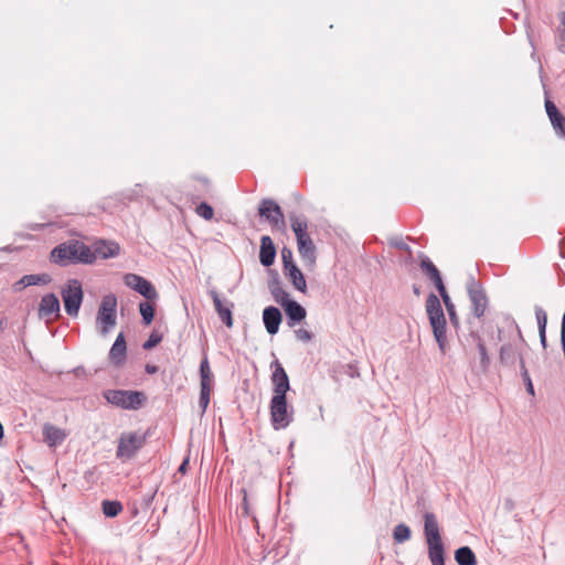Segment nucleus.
Here are the masks:
<instances>
[{"mask_svg":"<svg viewBox=\"0 0 565 565\" xmlns=\"http://www.w3.org/2000/svg\"><path fill=\"white\" fill-rule=\"evenodd\" d=\"M102 505H103V513L107 518H115L122 510V505L119 501L104 500Z\"/></svg>","mask_w":565,"mask_h":565,"instance_id":"33","label":"nucleus"},{"mask_svg":"<svg viewBox=\"0 0 565 565\" xmlns=\"http://www.w3.org/2000/svg\"><path fill=\"white\" fill-rule=\"evenodd\" d=\"M270 419L275 429L286 428L292 420V412L288 411L286 395H273L270 401Z\"/></svg>","mask_w":565,"mask_h":565,"instance_id":"6","label":"nucleus"},{"mask_svg":"<svg viewBox=\"0 0 565 565\" xmlns=\"http://www.w3.org/2000/svg\"><path fill=\"white\" fill-rule=\"evenodd\" d=\"M282 309L285 310L288 319V326L290 328L295 327L297 323H300L307 316L306 309L296 300L286 302Z\"/></svg>","mask_w":565,"mask_h":565,"instance_id":"20","label":"nucleus"},{"mask_svg":"<svg viewBox=\"0 0 565 565\" xmlns=\"http://www.w3.org/2000/svg\"><path fill=\"white\" fill-rule=\"evenodd\" d=\"M295 335H296L297 340L302 341V342H309L312 340V333L302 328L296 330Z\"/></svg>","mask_w":565,"mask_h":565,"instance_id":"43","label":"nucleus"},{"mask_svg":"<svg viewBox=\"0 0 565 565\" xmlns=\"http://www.w3.org/2000/svg\"><path fill=\"white\" fill-rule=\"evenodd\" d=\"M468 296L471 302V311L476 318H481L488 307V298L484 289L475 279H471L467 286Z\"/></svg>","mask_w":565,"mask_h":565,"instance_id":"9","label":"nucleus"},{"mask_svg":"<svg viewBox=\"0 0 565 565\" xmlns=\"http://www.w3.org/2000/svg\"><path fill=\"white\" fill-rule=\"evenodd\" d=\"M503 509L511 512L515 509V501L512 498H507L503 502Z\"/></svg>","mask_w":565,"mask_h":565,"instance_id":"44","label":"nucleus"},{"mask_svg":"<svg viewBox=\"0 0 565 565\" xmlns=\"http://www.w3.org/2000/svg\"><path fill=\"white\" fill-rule=\"evenodd\" d=\"M561 29L557 39V49L561 53L565 54V12H561Z\"/></svg>","mask_w":565,"mask_h":565,"instance_id":"38","label":"nucleus"},{"mask_svg":"<svg viewBox=\"0 0 565 565\" xmlns=\"http://www.w3.org/2000/svg\"><path fill=\"white\" fill-rule=\"evenodd\" d=\"M424 535L428 546V558L431 565H445V546L437 518L431 512L424 514Z\"/></svg>","mask_w":565,"mask_h":565,"instance_id":"3","label":"nucleus"},{"mask_svg":"<svg viewBox=\"0 0 565 565\" xmlns=\"http://www.w3.org/2000/svg\"><path fill=\"white\" fill-rule=\"evenodd\" d=\"M520 370H521V376L523 379V382L526 386V392L531 395H534V387H533V383H532V380L530 377V374L527 372V369L525 367V363H524V360L523 358H520Z\"/></svg>","mask_w":565,"mask_h":565,"instance_id":"36","label":"nucleus"},{"mask_svg":"<svg viewBox=\"0 0 565 565\" xmlns=\"http://www.w3.org/2000/svg\"><path fill=\"white\" fill-rule=\"evenodd\" d=\"M269 289L275 301L279 303L281 307H284L286 302L291 300L289 298V294L280 286L279 280L277 278L269 286Z\"/></svg>","mask_w":565,"mask_h":565,"instance_id":"31","label":"nucleus"},{"mask_svg":"<svg viewBox=\"0 0 565 565\" xmlns=\"http://www.w3.org/2000/svg\"><path fill=\"white\" fill-rule=\"evenodd\" d=\"M119 250L120 248L118 244L114 242L106 243L102 241L100 243L96 244V248L93 250V253H95L96 257L100 256L102 258L106 259L117 256Z\"/></svg>","mask_w":565,"mask_h":565,"instance_id":"24","label":"nucleus"},{"mask_svg":"<svg viewBox=\"0 0 565 565\" xmlns=\"http://www.w3.org/2000/svg\"><path fill=\"white\" fill-rule=\"evenodd\" d=\"M62 299L66 313L71 317H77L83 301V288L79 280L72 279L68 281L62 290Z\"/></svg>","mask_w":565,"mask_h":565,"instance_id":"7","label":"nucleus"},{"mask_svg":"<svg viewBox=\"0 0 565 565\" xmlns=\"http://www.w3.org/2000/svg\"><path fill=\"white\" fill-rule=\"evenodd\" d=\"M50 260L61 267H66L71 264H93L96 260V255L88 245L73 239L55 246L51 250Z\"/></svg>","mask_w":565,"mask_h":565,"instance_id":"1","label":"nucleus"},{"mask_svg":"<svg viewBox=\"0 0 565 565\" xmlns=\"http://www.w3.org/2000/svg\"><path fill=\"white\" fill-rule=\"evenodd\" d=\"M439 295L443 299V302L445 303L446 310L449 316L450 323L457 328L459 326V318L457 316L456 307H455L454 302L451 301L447 290L440 291Z\"/></svg>","mask_w":565,"mask_h":565,"instance_id":"32","label":"nucleus"},{"mask_svg":"<svg viewBox=\"0 0 565 565\" xmlns=\"http://www.w3.org/2000/svg\"><path fill=\"white\" fill-rule=\"evenodd\" d=\"M514 520H515L516 522H521V516H520L519 514H514Z\"/></svg>","mask_w":565,"mask_h":565,"instance_id":"52","label":"nucleus"},{"mask_svg":"<svg viewBox=\"0 0 565 565\" xmlns=\"http://www.w3.org/2000/svg\"><path fill=\"white\" fill-rule=\"evenodd\" d=\"M290 225L297 241L309 236L308 221L305 216L290 215Z\"/></svg>","mask_w":565,"mask_h":565,"instance_id":"25","label":"nucleus"},{"mask_svg":"<svg viewBox=\"0 0 565 565\" xmlns=\"http://www.w3.org/2000/svg\"><path fill=\"white\" fill-rule=\"evenodd\" d=\"M472 337L477 340V348L480 354V363H479V370L482 373H487L490 367V358L488 355V351L486 348V344L483 340L478 335L472 333Z\"/></svg>","mask_w":565,"mask_h":565,"instance_id":"30","label":"nucleus"},{"mask_svg":"<svg viewBox=\"0 0 565 565\" xmlns=\"http://www.w3.org/2000/svg\"><path fill=\"white\" fill-rule=\"evenodd\" d=\"M158 371V367L156 365H146V372L148 374H154Z\"/></svg>","mask_w":565,"mask_h":565,"instance_id":"47","label":"nucleus"},{"mask_svg":"<svg viewBox=\"0 0 565 565\" xmlns=\"http://www.w3.org/2000/svg\"><path fill=\"white\" fill-rule=\"evenodd\" d=\"M244 510H245V513L248 514V505H247V499H246V495L244 497Z\"/></svg>","mask_w":565,"mask_h":565,"instance_id":"50","label":"nucleus"},{"mask_svg":"<svg viewBox=\"0 0 565 565\" xmlns=\"http://www.w3.org/2000/svg\"><path fill=\"white\" fill-rule=\"evenodd\" d=\"M522 358L511 343H505L500 348L499 359L501 364L514 365L516 360Z\"/></svg>","mask_w":565,"mask_h":565,"instance_id":"26","label":"nucleus"},{"mask_svg":"<svg viewBox=\"0 0 565 565\" xmlns=\"http://www.w3.org/2000/svg\"><path fill=\"white\" fill-rule=\"evenodd\" d=\"M162 340V335L159 334L158 332H152L149 338L147 339V341H145V343L142 344V348L145 350H150L152 348H154L157 344H159Z\"/></svg>","mask_w":565,"mask_h":565,"instance_id":"41","label":"nucleus"},{"mask_svg":"<svg viewBox=\"0 0 565 565\" xmlns=\"http://www.w3.org/2000/svg\"><path fill=\"white\" fill-rule=\"evenodd\" d=\"M535 317L537 321L539 331H546L547 315L545 310L539 306L535 307Z\"/></svg>","mask_w":565,"mask_h":565,"instance_id":"39","label":"nucleus"},{"mask_svg":"<svg viewBox=\"0 0 565 565\" xmlns=\"http://www.w3.org/2000/svg\"><path fill=\"white\" fill-rule=\"evenodd\" d=\"M52 281L49 274H30L24 275L19 281L15 282V289L21 290L29 286L47 285Z\"/></svg>","mask_w":565,"mask_h":565,"instance_id":"22","label":"nucleus"},{"mask_svg":"<svg viewBox=\"0 0 565 565\" xmlns=\"http://www.w3.org/2000/svg\"><path fill=\"white\" fill-rule=\"evenodd\" d=\"M117 297L114 294L105 295L102 298L97 317L96 324L99 333L106 335L117 323Z\"/></svg>","mask_w":565,"mask_h":565,"instance_id":"5","label":"nucleus"},{"mask_svg":"<svg viewBox=\"0 0 565 565\" xmlns=\"http://www.w3.org/2000/svg\"><path fill=\"white\" fill-rule=\"evenodd\" d=\"M540 334V341L543 348H546V331L542 330L539 331Z\"/></svg>","mask_w":565,"mask_h":565,"instance_id":"46","label":"nucleus"},{"mask_svg":"<svg viewBox=\"0 0 565 565\" xmlns=\"http://www.w3.org/2000/svg\"><path fill=\"white\" fill-rule=\"evenodd\" d=\"M196 214L201 216L202 218L210 221L213 218L214 210L213 207L207 204L206 202H202L196 206Z\"/></svg>","mask_w":565,"mask_h":565,"instance_id":"37","label":"nucleus"},{"mask_svg":"<svg viewBox=\"0 0 565 565\" xmlns=\"http://www.w3.org/2000/svg\"><path fill=\"white\" fill-rule=\"evenodd\" d=\"M297 247L303 265L307 268L312 269L317 262V247L310 235L297 241Z\"/></svg>","mask_w":565,"mask_h":565,"instance_id":"15","label":"nucleus"},{"mask_svg":"<svg viewBox=\"0 0 565 565\" xmlns=\"http://www.w3.org/2000/svg\"><path fill=\"white\" fill-rule=\"evenodd\" d=\"M43 436L45 441H47L50 446L61 444L65 438V434L62 429L50 424L44 425Z\"/></svg>","mask_w":565,"mask_h":565,"instance_id":"27","label":"nucleus"},{"mask_svg":"<svg viewBox=\"0 0 565 565\" xmlns=\"http://www.w3.org/2000/svg\"><path fill=\"white\" fill-rule=\"evenodd\" d=\"M285 276H287L292 286L300 292L307 291V284L303 274L298 268L297 265H290L289 268L284 270Z\"/></svg>","mask_w":565,"mask_h":565,"instance_id":"23","label":"nucleus"},{"mask_svg":"<svg viewBox=\"0 0 565 565\" xmlns=\"http://www.w3.org/2000/svg\"><path fill=\"white\" fill-rule=\"evenodd\" d=\"M104 398L111 405L121 409H140L147 402L143 392L131 390H106L103 392Z\"/></svg>","mask_w":565,"mask_h":565,"instance_id":"4","label":"nucleus"},{"mask_svg":"<svg viewBox=\"0 0 565 565\" xmlns=\"http://www.w3.org/2000/svg\"><path fill=\"white\" fill-rule=\"evenodd\" d=\"M281 259H282L284 270L286 268H289L290 265H296L292 259V250L286 246L282 247V249H281Z\"/></svg>","mask_w":565,"mask_h":565,"instance_id":"42","label":"nucleus"},{"mask_svg":"<svg viewBox=\"0 0 565 565\" xmlns=\"http://www.w3.org/2000/svg\"><path fill=\"white\" fill-rule=\"evenodd\" d=\"M545 109H546V114H547L550 121H551L554 130L556 131V134L559 137L565 138V116L558 110L556 105L550 99L545 100Z\"/></svg>","mask_w":565,"mask_h":565,"instance_id":"17","label":"nucleus"},{"mask_svg":"<svg viewBox=\"0 0 565 565\" xmlns=\"http://www.w3.org/2000/svg\"><path fill=\"white\" fill-rule=\"evenodd\" d=\"M211 392H212L211 388H201L200 390L199 406L202 411V414L205 413V411L209 406Z\"/></svg>","mask_w":565,"mask_h":565,"instance_id":"40","label":"nucleus"},{"mask_svg":"<svg viewBox=\"0 0 565 565\" xmlns=\"http://www.w3.org/2000/svg\"><path fill=\"white\" fill-rule=\"evenodd\" d=\"M276 246L268 235L260 238L259 262L264 267H269L274 264L276 257Z\"/></svg>","mask_w":565,"mask_h":565,"instance_id":"19","label":"nucleus"},{"mask_svg":"<svg viewBox=\"0 0 565 565\" xmlns=\"http://www.w3.org/2000/svg\"><path fill=\"white\" fill-rule=\"evenodd\" d=\"M258 214L265 217L273 227L282 230L286 226L280 206L271 199H264L258 207Z\"/></svg>","mask_w":565,"mask_h":565,"instance_id":"10","label":"nucleus"},{"mask_svg":"<svg viewBox=\"0 0 565 565\" xmlns=\"http://www.w3.org/2000/svg\"><path fill=\"white\" fill-rule=\"evenodd\" d=\"M126 340H125V335L122 332H120L113 347L110 348V351H109V359L110 361L119 366L121 365L124 362H125V359H126Z\"/></svg>","mask_w":565,"mask_h":565,"instance_id":"21","label":"nucleus"},{"mask_svg":"<svg viewBox=\"0 0 565 565\" xmlns=\"http://www.w3.org/2000/svg\"><path fill=\"white\" fill-rule=\"evenodd\" d=\"M419 267L425 276L435 285L438 292L446 290L440 271L426 255H420Z\"/></svg>","mask_w":565,"mask_h":565,"instance_id":"16","label":"nucleus"},{"mask_svg":"<svg viewBox=\"0 0 565 565\" xmlns=\"http://www.w3.org/2000/svg\"><path fill=\"white\" fill-rule=\"evenodd\" d=\"M455 561L458 565H476L477 557L469 546H461L455 551Z\"/></svg>","mask_w":565,"mask_h":565,"instance_id":"29","label":"nucleus"},{"mask_svg":"<svg viewBox=\"0 0 565 565\" xmlns=\"http://www.w3.org/2000/svg\"><path fill=\"white\" fill-rule=\"evenodd\" d=\"M139 311L142 317V322L146 326H149L154 318V307L148 301H142L139 303Z\"/></svg>","mask_w":565,"mask_h":565,"instance_id":"35","label":"nucleus"},{"mask_svg":"<svg viewBox=\"0 0 565 565\" xmlns=\"http://www.w3.org/2000/svg\"><path fill=\"white\" fill-rule=\"evenodd\" d=\"M426 312L438 348L441 354H446L448 349L447 322L440 300L433 292H430L426 299Z\"/></svg>","mask_w":565,"mask_h":565,"instance_id":"2","label":"nucleus"},{"mask_svg":"<svg viewBox=\"0 0 565 565\" xmlns=\"http://www.w3.org/2000/svg\"><path fill=\"white\" fill-rule=\"evenodd\" d=\"M391 244L396 248H399L403 250H409V246L406 243H404L402 239H395V241L391 242Z\"/></svg>","mask_w":565,"mask_h":565,"instance_id":"45","label":"nucleus"},{"mask_svg":"<svg viewBox=\"0 0 565 565\" xmlns=\"http://www.w3.org/2000/svg\"><path fill=\"white\" fill-rule=\"evenodd\" d=\"M413 291H414L415 295L418 296L420 294V288L418 286L414 285L413 286Z\"/></svg>","mask_w":565,"mask_h":565,"instance_id":"49","label":"nucleus"},{"mask_svg":"<svg viewBox=\"0 0 565 565\" xmlns=\"http://www.w3.org/2000/svg\"><path fill=\"white\" fill-rule=\"evenodd\" d=\"M124 282L127 287L137 291L147 300H154L158 298V292L154 286L142 276L131 273L126 274L124 276Z\"/></svg>","mask_w":565,"mask_h":565,"instance_id":"11","label":"nucleus"},{"mask_svg":"<svg viewBox=\"0 0 565 565\" xmlns=\"http://www.w3.org/2000/svg\"><path fill=\"white\" fill-rule=\"evenodd\" d=\"M61 303L57 296L53 292L46 294L41 298L39 303V316L51 320L60 317Z\"/></svg>","mask_w":565,"mask_h":565,"instance_id":"14","label":"nucleus"},{"mask_svg":"<svg viewBox=\"0 0 565 565\" xmlns=\"http://www.w3.org/2000/svg\"><path fill=\"white\" fill-rule=\"evenodd\" d=\"M188 463H189V460H188V459H185V460L180 465V467H179V471H180V472H185V469H186Z\"/></svg>","mask_w":565,"mask_h":565,"instance_id":"48","label":"nucleus"},{"mask_svg":"<svg viewBox=\"0 0 565 565\" xmlns=\"http://www.w3.org/2000/svg\"><path fill=\"white\" fill-rule=\"evenodd\" d=\"M3 438V426L0 423V440Z\"/></svg>","mask_w":565,"mask_h":565,"instance_id":"51","label":"nucleus"},{"mask_svg":"<svg viewBox=\"0 0 565 565\" xmlns=\"http://www.w3.org/2000/svg\"><path fill=\"white\" fill-rule=\"evenodd\" d=\"M273 370L271 382L274 385V395H286L290 390L289 377L278 360L271 362Z\"/></svg>","mask_w":565,"mask_h":565,"instance_id":"13","label":"nucleus"},{"mask_svg":"<svg viewBox=\"0 0 565 565\" xmlns=\"http://www.w3.org/2000/svg\"><path fill=\"white\" fill-rule=\"evenodd\" d=\"M145 443L146 437L138 433L121 434L116 451L117 458L122 460L131 459Z\"/></svg>","mask_w":565,"mask_h":565,"instance_id":"8","label":"nucleus"},{"mask_svg":"<svg viewBox=\"0 0 565 565\" xmlns=\"http://www.w3.org/2000/svg\"><path fill=\"white\" fill-rule=\"evenodd\" d=\"M210 297L213 300L214 309L221 319V321L227 327H233V315L232 309L234 307L233 302L222 299L218 292L215 289L209 291Z\"/></svg>","mask_w":565,"mask_h":565,"instance_id":"12","label":"nucleus"},{"mask_svg":"<svg viewBox=\"0 0 565 565\" xmlns=\"http://www.w3.org/2000/svg\"><path fill=\"white\" fill-rule=\"evenodd\" d=\"M516 330H518L519 337L522 339V333L518 326H516Z\"/></svg>","mask_w":565,"mask_h":565,"instance_id":"53","label":"nucleus"},{"mask_svg":"<svg viewBox=\"0 0 565 565\" xmlns=\"http://www.w3.org/2000/svg\"><path fill=\"white\" fill-rule=\"evenodd\" d=\"M200 386L201 388H211L213 386V373L210 367L207 355L204 354L200 364Z\"/></svg>","mask_w":565,"mask_h":565,"instance_id":"28","label":"nucleus"},{"mask_svg":"<svg viewBox=\"0 0 565 565\" xmlns=\"http://www.w3.org/2000/svg\"><path fill=\"white\" fill-rule=\"evenodd\" d=\"M281 320H282V316H281L280 310L277 307L269 306L264 309L263 322L266 328V331L270 335H274L278 332Z\"/></svg>","mask_w":565,"mask_h":565,"instance_id":"18","label":"nucleus"},{"mask_svg":"<svg viewBox=\"0 0 565 565\" xmlns=\"http://www.w3.org/2000/svg\"><path fill=\"white\" fill-rule=\"evenodd\" d=\"M411 529L404 523H399L394 527L393 539L396 543H404L411 539Z\"/></svg>","mask_w":565,"mask_h":565,"instance_id":"34","label":"nucleus"}]
</instances>
